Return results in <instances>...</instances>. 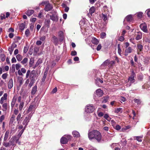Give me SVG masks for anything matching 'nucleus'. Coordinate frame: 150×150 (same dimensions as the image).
Returning a JSON list of instances; mask_svg holds the SVG:
<instances>
[{
    "label": "nucleus",
    "mask_w": 150,
    "mask_h": 150,
    "mask_svg": "<svg viewBox=\"0 0 150 150\" xmlns=\"http://www.w3.org/2000/svg\"><path fill=\"white\" fill-rule=\"evenodd\" d=\"M9 134V132L7 131L5 134L4 138V141H6V140L8 138V136Z\"/></svg>",
    "instance_id": "obj_27"
},
{
    "label": "nucleus",
    "mask_w": 150,
    "mask_h": 150,
    "mask_svg": "<svg viewBox=\"0 0 150 150\" xmlns=\"http://www.w3.org/2000/svg\"><path fill=\"white\" fill-rule=\"evenodd\" d=\"M4 118L5 116L4 115L1 116L0 117V122H2L4 120Z\"/></svg>",
    "instance_id": "obj_55"
},
{
    "label": "nucleus",
    "mask_w": 150,
    "mask_h": 150,
    "mask_svg": "<svg viewBox=\"0 0 150 150\" xmlns=\"http://www.w3.org/2000/svg\"><path fill=\"white\" fill-rule=\"evenodd\" d=\"M42 42L41 41L38 40L37 41L36 44L37 45H41Z\"/></svg>",
    "instance_id": "obj_62"
},
{
    "label": "nucleus",
    "mask_w": 150,
    "mask_h": 150,
    "mask_svg": "<svg viewBox=\"0 0 150 150\" xmlns=\"http://www.w3.org/2000/svg\"><path fill=\"white\" fill-rule=\"evenodd\" d=\"M6 141H4L3 143V145L6 147H8L11 146L9 142H7Z\"/></svg>",
    "instance_id": "obj_30"
},
{
    "label": "nucleus",
    "mask_w": 150,
    "mask_h": 150,
    "mask_svg": "<svg viewBox=\"0 0 150 150\" xmlns=\"http://www.w3.org/2000/svg\"><path fill=\"white\" fill-rule=\"evenodd\" d=\"M133 49L130 47H129L126 49L125 51V56H127L128 53H131Z\"/></svg>",
    "instance_id": "obj_12"
},
{
    "label": "nucleus",
    "mask_w": 150,
    "mask_h": 150,
    "mask_svg": "<svg viewBox=\"0 0 150 150\" xmlns=\"http://www.w3.org/2000/svg\"><path fill=\"white\" fill-rule=\"evenodd\" d=\"M50 20L49 19L46 20L45 23L46 25H48L50 23Z\"/></svg>",
    "instance_id": "obj_57"
},
{
    "label": "nucleus",
    "mask_w": 150,
    "mask_h": 150,
    "mask_svg": "<svg viewBox=\"0 0 150 150\" xmlns=\"http://www.w3.org/2000/svg\"><path fill=\"white\" fill-rule=\"evenodd\" d=\"M25 34L26 37H28L30 35V32L28 29H27L26 30L25 32Z\"/></svg>",
    "instance_id": "obj_41"
},
{
    "label": "nucleus",
    "mask_w": 150,
    "mask_h": 150,
    "mask_svg": "<svg viewBox=\"0 0 150 150\" xmlns=\"http://www.w3.org/2000/svg\"><path fill=\"white\" fill-rule=\"evenodd\" d=\"M32 116V115L31 114V113H30L28 115V116L26 117L24 120L23 122V124L24 125H25L24 127V128H25L28 125V123L30 119Z\"/></svg>",
    "instance_id": "obj_4"
},
{
    "label": "nucleus",
    "mask_w": 150,
    "mask_h": 150,
    "mask_svg": "<svg viewBox=\"0 0 150 150\" xmlns=\"http://www.w3.org/2000/svg\"><path fill=\"white\" fill-rule=\"evenodd\" d=\"M35 107L36 105H35L33 104L30 105L27 111V113H28L30 112L33 111L35 108Z\"/></svg>",
    "instance_id": "obj_7"
},
{
    "label": "nucleus",
    "mask_w": 150,
    "mask_h": 150,
    "mask_svg": "<svg viewBox=\"0 0 150 150\" xmlns=\"http://www.w3.org/2000/svg\"><path fill=\"white\" fill-rule=\"evenodd\" d=\"M113 126L114 128L117 130H119L121 128L120 126L119 125H117L116 126H115V125H113Z\"/></svg>",
    "instance_id": "obj_47"
},
{
    "label": "nucleus",
    "mask_w": 150,
    "mask_h": 150,
    "mask_svg": "<svg viewBox=\"0 0 150 150\" xmlns=\"http://www.w3.org/2000/svg\"><path fill=\"white\" fill-rule=\"evenodd\" d=\"M17 100V98L14 96L12 99V102L11 103V106L12 108L13 107L16 103Z\"/></svg>",
    "instance_id": "obj_22"
},
{
    "label": "nucleus",
    "mask_w": 150,
    "mask_h": 150,
    "mask_svg": "<svg viewBox=\"0 0 150 150\" xmlns=\"http://www.w3.org/2000/svg\"><path fill=\"white\" fill-rule=\"evenodd\" d=\"M65 6H64V7L65 8V9H64V11L65 12H68L69 10V8L66 6L64 4H63Z\"/></svg>",
    "instance_id": "obj_56"
},
{
    "label": "nucleus",
    "mask_w": 150,
    "mask_h": 150,
    "mask_svg": "<svg viewBox=\"0 0 150 150\" xmlns=\"http://www.w3.org/2000/svg\"><path fill=\"white\" fill-rule=\"evenodd\" d=\"M109 64V61L108 60H106L103 62L102 65H103L104 66H106L108 65Z\"/></svg>",
    "instance_id": "obj_53"
},
{
    "label": "nucleus",
    "mask_w": 150,
    "mask_h": 150,
    "mask_svg": "<svg viewBox=\"0 0 150 150\" xmlns=\"http://www.w3.org/2000/svg\"><path fill=\"white\" fill-rule=\"evenodd\" d=\"M106 35V34L104 32L101 33L100 34V37L102 38H104Z\"/></svg>",
    "instance_id": "obj_50"
},
{
    "label": "nucleus",
    "mask_w": 150,
    "mask_h": 150,
    "mask_svg": "<svg viewBox=\"0 0 150 150\" xmlns=\"http://www.w3.org/2000/svg\"><path fill=\"white\" fill-rule=\"evenodd\" d=\"M28 50V47H25L24 48L23 52L24 53H26Z\"/></svg>",
    "instance_id": "obj_58"
},
{
    "label": "nucleus",
    "mask_w": 150,
    "mask_h": 150,
    "mask_svg": "<svg viewBox=\"0 0 150 150\" xmlns=\"http://www.w3.org/2000/svg\"><path fill=\"white\" fill-rule=\"evenodd\" d=\"M77 54L76 52L74 51H72L71 53V54L72 56H75Z\"/></svg>",
    "instance_id": "obj_61"
},
{
    "label": "nucleus",
    "mask_w": 150,
    "mask_h": 150,
    "mask_svg": "<svg viewBox=\"0 0 150 150\" xmlns=\"http://www.w3.org/2000/svg\"><path fill=\"white\" fill-rule=\"evenodd\" d=\"M47 74L45 73L42 78V82H44L46 77Z\"/></svg>",
    "instance_id": "obj_43"
},
{
    "label": "nucleus",
    "mask_w": 150,
    "mask_h": 150,
    "mask_svg": "<svg viewBox=\"0 0 150 150\" xmlns=\"http://www.w3.org/2000/svg\"><path fill=\"white\" fill-rule=\"evenodd\" d=\"M134 100L135 103H137V105H139L141 103V102L139 99H135Z\"/></svg>",
    "instance_id": "obj_46"
},
{
    "label": "nucleus",
    "mask_w": 150,
    "mask_h": 150,
    "mask_svg": "<svg viewBox=\"0 0 150 150\" xmlns=\"http://www.w3.org/2000/svg\"><path fill=\"white\" fill-rule=\"evenodd\" d=\"M53 8V6L50 3H48L47 5H45V7L44 10L45 11H48L52 10Z\"/></svg>",
    "instance_id": "obj_9"
},
{
    "label": "nucleus",
    "mask_w": 150,
    "mask_h": 150,
    "mask_svg": "<svg viewBox=\"0 0 150 150\" xmlns=\"http://www.w3.org/2000/svg\"><path fill=\"white\" fill-rule=\"evenodd\" d=\"M143 13L142 12H140L137 13V16L139 18H141L143 16Z\"/></svg>",
    "instance_id": "obj_37"
},
{
    "label": "nucleus",
    "mask_w": 150,
    "mask_h": 150,
    "mask_svg": "<svg viewBox=\"0 0 150 150\" xmlns=\"http://www.w3.org/2000/svg\"><path fill=\"white\" fill-rule=\"evenodd\" d=\"M25 27V23H23L20 24L19 28L21 30H23Z\"/></svg>",
    "instance_id": "obj_26"
},
{
    "label": "nucleus",
    "mask_w": 150,
    "mask_h": 150,
    "mask_svg": "<svg viewBox=\"0 0 150 150\" xmlns=\"http://www.w3.org/2000/svg\"><path fill=\"white\" fill-rule=\"evenodd\" d=\"M122 112V108H118L115 109V112L116 113H118L119 112Z\"/></svg>",
    "instance_id": "obj_33"
},
{
    "label": "nucleus",
    "mask_w": 150,
    "mask_h": 150,
    "mask_svg": "<svg viewBox=\"0 0 150 150\" xmlns=\"http://www.w3.org/2000/svg\"><path fill=\"white\" fill-rule=\"evenodd\" d=\"M143 47L142 45L138 44L137 45V49L139 50V52H141L142 51Z\"/></svg>",
    "instance_id": "obj_24"
},
{
    "label": "nucleus",
    "mask_w": 150,
    "mask_h": 150,
    "mask_svg": "<svg viewBox=\"0 0 150 150\" xmlns=\"http://www.w3.org/2000/svg\"><path fill=\"white\" fill-rule=\"evenodd\" d=\"M136 76V74L133 71H132L131 74V76L128 78V80L131 83L134 82L135 81L134 79Z\"/></svg>",
    "instance_id": "obj_5"
},
{
    "label": "nucleus",
    "mask_w": 150,
    "mask_h": 150,
    "mask_svg": "<svg viewBox=\"0 0 150 150\" xmlns=\"http://www.w3.org/2000/svg\"><path fill=\"white\" fill-rule=\"evenodd\" d=\"M7 93H5L3 96H2L0 100V103L1 104H3L4 103V101L6 100L7 99Z\"/></svg>",
    "instance_id": "obj_10"
},
{
    "label": "nucleus",
    "mask_w": 150,
    "mask_h": 150,
    "mask_svg": "<svg viewBox=\"0 0 150 150\" xmlns=\"http://www.w3.org/2000/svg\"><path fill=\"white\" fill-rule=\"evenodd\" d=\"M22 117H21V114L19 113L17 117V121L18 122V123H19V122L20 121V118H22Z\"/></svg>",
    "instance_id": "obj_44"
},
{
    "label": "nucleus",
    "mask_w": 150,
    "mask_h": 150,
    "mask_svg": "<svg viewBox=\"0 0 150 150\" xmlns=\"http://www.w3.org/2000/svg\"><path fill=\"white\" fill-rule=\"evenodd\" d=\"M142 137L143 136H137L135 137L136 139L139 142H141Z\"/></svg>",
    "instance_id": "obj_39"
},
{
    "label": "nucleus",
    "mask_w": 150,
    "mask_h": 150,
    "mask_svg": "<svg viewBox=\"0 0 150 150\" xmlns=\"http://www.w3.org/2000/svg\"><path fill=\"white\" fill-rule=\"evenodd\" d=\"M102 18L104 21H105L108 19L107 16L103 14L102 15Z\"/></svg>",
    "instance_id": "obj_42"
},
{
    "label": "nucleus",
    "mask_w": 150,
    "mask_h": 150,
    "mask_svg": "<svg viewBox=\"0 0 150 150\" xmlns=\"http://www.w3.org/2000/svg\"><path fill=\"white\" fill-rule=\"evenodd\" d=\"M95 110V108L92 105L88 104L86 106L85 111L87 113L93 112Z\"/></svg>",
    "instance_id": "obj_3"
},
{
    "label": "nucleus",
    "mask_w": 150,
    "mask_h": 150,
    "mask_svg": "<svg viewBox=\"0 0 150 150\" xmlns=\"http://www.w3.org/2000/svg\"><path fill=\"white\" fill-rule=\"evenodd\" d=\"M13 50L14 49L12 47H11L8 48V50L9 51L10 54H12Z\"/></svg>",
    "instance_id": "obj_49"
},
{
    "label": "nucleus",
    "mask_w": 150,
    "mask_h": 150,
    "mask_svg": "<svg viewBox=\"0 0 150 150\" xmlns=\"http://www.w3.org/2000/svg\"><path fill=\"white\" fill-rule=\"evenodd\" d=\"M146 11H147V14L148 16L150 17V9L147 10Z\"/></svg>",
    "instance_id": "obj_64"
},
{
    "label": "nucleus",
    "mask_w": 150,
    "mask_h": 150,
    "mask_svg": "<svg viewBox=\"0 0 150 150\" xmlns=\"http://www.w3.org/2000/svg\"><path fill=\"white\" fill-rule=\"evenodd\" d=\"M14 142V139H13L12 138H11V139L9 141V142L11 145H12L13 146L15 145Z\"/></svg>",
    "instance_id": "obj_36"
},
{
    "label": "nucleus",
    "mask_w": 150,
    "mask_h": 150,
    "mask_svg": "<svg viewBox=\"0 0 150 150\" xmlns=\"http://www.w3.org/2000/svg\"><path fill=\"white\" fill-rule=\"evenodd\" d=\"M45 39L46 36H42L40 38V39L42 41H44L45 40Z\"/></svg>",
    "instance_id": "obj_60"
},
{
    "label": "nucleus",
    "mask_w": 150,
    "mask_h": 150,
    "mask_svg": "<svg viewBox=\"0 0 150 150\" xmlns=\"http://www.w3.org/2000/svg\"><path fill=\"white\" fill-rule=\"evenodd\" d=\"M101 45H98V46H97V48H96L97 50L98 51H99V50H100L101 49Z\"/></svg>",
    "instance_id": "obj_63"
},
{
    "label": "nucleus",
    "mask_w": 150,
    "mask_h": 150,
    "mask_svg": "<svg viewBox=\"0 0 150 150\" xmlns=\"http://www.w3.org/2000/svg\"><path fill=\"white\" fill-rule=\"evenodd\" d=\"M13 86V81L12 79H10L8 82V88L11 89Z\"/></svg>",
    "instance_id": "obj_21"
},
{
    "label": "nucleus",
    "mask_w": 150,
    "mask_h": 150,
    "mask_svg": "<svg viewBox=\"0 0 150 150\" xmlns=\"http://www.w3.org/2000/svg\"><path fill=\"white\" fill-rule=\"evenodd\" d=\"M21 70L22 74H25L26 71V69L24 68H22Z\"/></svg>",
    "instance_id": "obj_59"
},
{
    "label": "nucleus",
    "mask_w": 150,
    "mask_h": 150,
    "mask_svg": "<svg viewBox=\"0 0 150 150\" xmlns=\"http://www.w3.org/2000/svg\"><path fill=\"white\" fill-rule=\"evenodd\" d=\"M7 76V74L6 73H4L2 75V77L3 79H5L6 78Z\"/></svg>",
    "instance_id": "obj_52"
},
{
    "label": "nucleus",
    "mask_w": 150,
    "mask_h": 150,
    "mask_svg": "<svg viewBox=\"0 0 150 150\" xmlns=\"http://www.w3.org/2000/svg\"><path fill=\"white\" fill-rule=\"evenodd\" d=\"M42 63V61L41 59H39L37 62H36V64H35V67H37L40 64H41Z\"/></svg>",
    "instance_id": "obj_38"
},
{
    "label": "nucleus",
    "mask_w": 150,
    "mask_h": 150,
    "mask_svg": "<svg viewBox=\"0 0 150 150\" xmlns=\"http://www.w3.org/2000/svg\"><path fill=\"white\" fill-rule=\"evenodd\" d=\"M88 135V137L89 139L92 140L95 139L98 142L100 141L101 138V133L97 130H93L92 131L89 132Z\"/></svg>",
    "instance_id": "obj_1"
},
{
    "label": "nucleus",
    "mask_w": 150,
    "mask_h": 150,
    "mask_svg": "<svg viewBox=\"0 0 150 150\" xmlns=\"http://www.w3.org/2000/svg\"><path fill=\"white\" fill-rule=\"evenodd\" d=\"M125 19L128 22H130L132 20V15L127 16L125 18Z\"/></svg>",
    "instance_id": "obj_20"
},
{
    "label": "nucleus",
    "mask_w": 150,
    "mask_h": 150,
    "mask_svg": "<svg viewBox=\"0 0 150 150\" xmlns=\"http://www.w3.org/2000/svg\"><path fill=\"white\" fill-rule=\"evenodd\" d=\"M53 42L54 43L55 45H57L58 43V40L56 37L53 36L52 37Z\"/></svg>",
    "instance_id": "obj_19"
},
{
    "label": "nucleus",
    "mask_w": 150,
    "mask_h": 150,
    "mask_svg": "<svg viewBox=\"0 0 150 150\" xmlns=\"http://www.w3.org/2000/svg\"><path fill=\"white\" fill-rule=\"evenodd\" d=\"M24 105V103L23 102L20 103L19 106V110L20 111H21L22 110Z\"/></svg>",
    "instance_id": "obj_35"
},
{
    "label": "nucleus",
    "mask_w": 150,
    "mask_h": 150,
    "mask_svg": "<svg viewBox=\"0 0 150 150\" xmlns=\"http://www.w3.org/2000/svg\"><path fill=\"white\" fill-rule=\"evenodd\" d=\"M68 142L67 139L65 137H62L60 139V142L62 144H66Z\"/></svg>",
    "instance_id": "obj_13"
},
{
    "label": "nucleus",
    "mask_w": 150,
    "mask_h": 150,
    "mask_svg": "<svg viewBox=\"0 0 150 150\" xmlns=\"http://www.w3.org/2000/svg\"><path fill=\"white\" fill-rule=\"evenodd\" d=\"M15 116L14 115H12L11 117L10 120V124H13V122L15 120Z\"/></svg>",
    "instance_id": "obj_31"
},
{
    "label": "nucleus",
    "mask_w": 150,
    "mask_h": 150,
    "mask_svg": "<svg viewBox=\"0 0 150 150\" xmlns=\"http://www.w3.org/2000/svg\"><path fill=\"white\" fill-rule=\"evenodd\" d=\"M37 86L35 85V86L32 88L31 91V94L32 95H34L36 92L37 91Z\"/></svg>",
    "instance_id": "obj_15"
},
{
    "label": "nucleus",
    "mask_w": 150,
    "mask_h": 150,
    "mask_svg": "<svg viewBox=\"0 0 150 150\" xmlns=\"http://www.w3.org/2000/svg\"><path fill=\"white\" fill-rule=\"evenodd\" d=\"M96 10L94 6H92L91 7L89 10V13L91 15H92V14L94 13Z\"/></svg>",
    "instance_id": "obj_23"
},
{
    "label": "nucleus",
    "mask_w": 150,
    "mask_h": 150,
    "mask_svg": "<svg viewBox=\"0 0 150 150\" xmlns=\"http://www.w3.org/2000/svg\"><path fill=\"white\" fill-rule=\"evenodd\" d=\"M35 71L34 70L30 71V70L27 71L26 73L25 78L28 79L29 77L30 80V82L28 85V87L30 88L33 85L35 81Z\"/></svg>",
    "instance_id": "obj_2"
},
{
    "label": "nucleus",
    "mask_w": 150,
    "mask_h": 150,
    "mask_svg": "<svg viewBox=\"0 0 150 150\" xmlns=\"http://www.w3.org/2000/svg\"><path fill=\"white\" fill-rule=\"evenodd\" d=\"M136 35L135 39L136 40H138L142 39V35L141 32H138L136 34Z\"/></svg>",
    "instance_id": "obj_11"
},
{
    "label": "nucleus",
    "mask_w": 150,
    "mask_h": 150,
    "mask_svg": "<svg viewBox=\"0 0 150 150\" xmlns=\"http://www.w3.org/2000/svg\"><path fill=\"white\" fill-rule=\"evenodd\" d=\"M59 35L61 38L60 40V41H62L63 39V33L62 31H60L59 32Z\"/></svg>",
    "instance_id": "obj_29"
},
{
    "label": "nucleus",
    "mask_w": 150,
    "mask_h": 150,
    "mask_svg": "<svg viewBox=\"0 0 150 150\" xmlns=\"http://www.w3.org/2000/svg\"><path fill=\"white\" fill-rule=\"evenodd\" d=\"M28 59L27 58H24L23 60L21 61V63L23 64H25L27 62Z\"/></svg>",
    "instance_id": "obj_40"
},
{
    "label": "nucleus",
    "mask_w": 150,
    "mask_h": 150,
    "mask_svg": "<svg viewBox=\"0 0 150 150\" xmlns=\"http://www.w3.org/2000/svg\"><path fill=\"white\" fill-rule=\"evenodd\" d=\"M5 58H6V56L4 54H1L0 59H1V61L2 62L4 61L5 60Z\"/></svg>",
    "instance_id": "obj_34"
},
{
    "label": "nucleus",
    "mask_w": 150,
    "mask_h": 150,
    "mask_svg": "<svg viewBox=\"0 0 150 150\" xmlns=\"http://www.w3.org/2000/svg\"><path fill=\"white\" fill-rule=\"evenodd\" d=\"M117 47H118V52L120 55H121V50L120 48V45L119 44L118 45Z\"/></svg>",
    "instance_id": "obj_45"
},
{
    "label": "nucleus",
    "mask_w": 150,
    "mask_h": 150,
    "mask_svg": "<svg viewBox=\"0 0 150 150\" xmlns=\"http://www.w3.org/2000/svg\"><path fill=\"white\" fill-rule=\"evenodd\" d=\"M2 110L4 111H6L7 109V105L6 103H4L2 105Z\"/></svg>",
    "instance_id": "obj_28"
},
{
    "label": "nucleus",
    "mask_w": 150,
    "mask_h": 150,
    "mask_svg": "<svg viewBox=\"0 0 150 150\" xmlns=\"http://www.w3.org/2000/svg\"><path fill=\"white\" fill-rule=\"evenodd\" d=\"M25 129V128H24V127L23 129H22L20 131V132L18 134V137H20L21 136L22 134L24 132V130Z\"/></svg>",
    "instance_id": "obj_48"
},
{
    "label": "nucleus",
    "mask_w": 150,
    "mask_h": 150,
    "mask_svg": "<svg viewBox=\"0 0 150 150\" xmlns=\"http://www.w3.org/2000/svg\"><path fill=\"white\" fill-rule=\"evenodd\" d=\"M50 19L53 21H57L58 19L57 16L56 15L52 14L50 16Z\"/></svg>",
    "instance_id": "obj_14"
},
{
    "label": "nucleus",
    "mask_w": 150,
    "mask_h": 150,
    "mask_svg": "<svg viewBox=\"0 0 150 150\" xmlns=\"http://www.w3.org/2000/svg\"><path fill=\"white\" fill-rule=\"evenodd\" d=\"M17 78L18 81L19 83V86H21L23 84V79L22 77L20 76H18Z\"/></svg>",
    "instance_id": "obj_16"
},
{
    "label": "nucleus",
    "mask_w": 150,
    "mask_h": 150,
    "mask_svg": "<svg viewBox=\"0 0 150 150\" xmlns=\"http://www.w3.org/2000/svg\"><path fill=\"white\" fill-rule=\"evenodd\" d=\"M72 133L74 137H80V134L79 133L76 131H73Z\"/></svg>",
    "instance_id": "obj_18"
},
{
    "label": "nucleus",
    "mask_w": 150,
    "mask_h": 150,
    "mask_svg": "<svg viewBox=\"0 0 150 150\" xmlns=\"http://www.w3.org/2000/svg\"><path fill=\"white\" fill-rule=\"evenodd\" d=\"M92 42L94 44H97L99 42V41L98 39L95 38H93L92 39Z\"/></svg>",
    "instance_id": "obj_25"
},
{
    "label": "nucleus",
    "mask_w": 150,
    "mask_h": 150,
    "mask_svg": "<svg viewBox=\"0 0 150 150\" xmlns=\"http://www.w3.org/2000/svg\"><path fill=\"white\" fill-rule=\"evenodd\" d=\"M16 57L18 61H20L22 59V56L20 54L17 55Z\"/></svg>",
    "instance_id": "obj_32"
},
{
    "label": "nucleus",
    "mask_w": 150,
    "mask_h": 150,
    "mask_svg": "<svg viewBox=\"0 0 150 150\" xmlns=\"http://www.w3.org/2000/svg\"><path fill=\"white\" fill-rule=\"evenodd\" d=\"M34 13V11L33 10H28L25 13L28 16H30Z\"/></svg>",
    "instance_id": "obj_17"
},
{
    "label": "nucleus",
    "mask_w": 150,
    "mask_h": 150,
    "mask_svg": "<svg viewBox=\"0 0 150 150\" xmlns=\"http://www.w3.org/2000/svg\"><path fill=\"white\" fill-rule=\"evenodd\" d=\"M96 93L98 97L102 96L103 95V91L100 89H98L96 91Z\"/></svg>",
    "instance_id": "obj_8"
},
{
    "label": "nucleus",
    "mask_w": 150,
    "mask_h": 150,
    "mask_svg": "<svg viewBox=\"0 0 150 150\" xmlns=\"http://www.w3.org/2000/svg\"><path fill=\"white\" fill-rule=\"evenodd\" d=\"M124 36L122 35L120 37L118 38V40L121 42L123 41L124 40Z\"/></svg>",
    "instance_id": "obj_54"
},
{
    "label": "nucleus",
    "mask_w": 150,
    "mask_h": 150,
    "mask_svg": "<svg viewBox=\"0 0 150 150\" xmlns=\"http://www.w3.org/2000/svg\"><path fill=\"white\" fill-rule=\"evenodd\" d=\"M140 27L142 30L144 32L148 33L147 26L145 23H142L140 25Z\"/></svg>",
    "instance_id": "obj_6"
},
{
    "label": "nucleus",
    "mask_w": 150,
    "mask_h": 150,
    "mask_svg": "<svg viewBox=\"0 0 150 150\" xmlns=\"http://www.w3.org/2000/svg\"><path fill=\"white\" fill-rule=\"evenodd\" d=\"M21 67V65L19 64H16V68L17 70H18Z\"/></svg>",
    "instance_id": "obj_51"
}]
</instances>
